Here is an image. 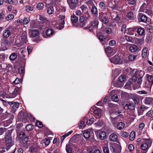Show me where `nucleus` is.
<instances>
[{
  "instance_id": "nucleus-1",
  "label": "nucleus",
  "mask_w": 153,
  "mask_h": 153,
  "mask_svg": "<svg viewBox=\"0 0 153 153\" xmlns=\"http://www.w3.org/2000/svg\"><path fill=\"white\" fill-rule=\"evenodd\" d=\"M143 73V71H137L132 76L131 79V81L132 82H135L137 80V78L138 79L137 80V83L138 85L135 87H134L133 88L134 89L138 88L141 87L140 85L142 83V77L143 75L140 76L139 75L141 73V74Z\"/></svg>"
},
{
  "instance_id": "nucleus-2",
  "label": "nucleus",
  "mask_w": 153,
  "mask_h": 153,
  "mask_svg": "<svg viewBox=\"0 0 153 153\" xmlns=\"http://www.w3.org/2000/svg\"><path fill=\"white\" fill-rule=\"evenodd\" d=\"M109 149L111 153H120L121 151L120 145L114 143H110Z\"/></svg>"
},
{
  "instance_id": "nucleus-3",
  "label": "nucleus",
  "mask_w": 153,
  "mask_h": 153,
  "mask_svg": "<svg viewBox=\"0 0 153 153\" xmlns=\"http://www.w3.org/2000/svg\"><path fill=\"white\" fill-rule=\"evenodd\" d=\"M4 140L6 149L7 150H8L14 144L12 140L11 135L9 134L6 135L4 138Z\"/></svg>"
},
{
  "instance_id": "nucleus-4",
  "label": "nucleus",
  "mask_w": 153,
  "mask_h": 153,
  "mask_svg": "<svg viewBox=\"0 0 153 153\" xmlns=\"http://www.w3.org/2000/svg\"><path fill=\"white\" fill-rule=\"evenodd\" d=\"M151 140L148 139H145L142 141V143L140 146L141 149L147 152L151 146L152 144Z\"/></svg>"
},
{
  "instance_id": "nucleus-5",
  "label": "nucleus",
  "mask_w": 153,
  "mask_h": 153,
  "mask_svg": "<svg viewBox=\"0 0 153 153\" xmlns=\"http://www.w3.org/2000/svg\"><path fill=\"white\" fill-rule=\"evenodd\" d=\"M139 11L146 13L150 15L152 14L151 9L149 6L145 3H143L140 7Z\"/></svg>"
},
{
  "instance_id": "nucleus-6",
  "label": "nucleus",
  "mask_w": 153,
  "mask_h": 153,
  "mask_svg": "<svg viewBox=\"0 0 153 153\" xmlns=\"http://www.w3.org/2000/svg\"><path fill=\"white\" fill-rule=\"evenodd\" d=\"M21 40L20 39H19L18 38H17L15 42L17 44L20 46L22 45L24 43H26L27 41V33L25 32L22 33L21 36Z\"/></svg>"
},
{
  "instance_id": "nucleus-7",
  "label": "nucleus",
  "mask_w": 153,
  "mask_h": 153,
  "mask_svg": "<svg viewBox=\"0 0 153 153\" xmlns=\"http://www.w3.org/2000/svg\"><path fill=\"white\" fill-rule=\"evenodd\" d=\"M111 62L115 64H121L123 61L120 57L118 55H115L114 57L110 58Z\"/></svg>"
},
{
  "instance_id": "nucleus-8",
  "label": "nucleus",
  "mask_w": 153,
  "mask_h": 153,
  "mask_svg": "<svg viewBox=\"0 0 153 153\" xmlns=\"http://www.w3.org/2000/svg\"><path fill=\"white\" fill-rule=\"evenodd\" d=\"M79 0H67V2L69 4L70 9L72 10L75 9L76 7L77 4Z\"/></svg>"
},
{
  "instance_id": "nucleus-9",
  "label": "nucleus",
  "mask_w": 153,
  "mask_h": 153,
  "mask_svg": "<svg viewBox=\"0 0 153 153\" xmlns=\"http://www.w3.org/2000/svg\"><path fill=\"white\" fill-rule=\"evenodd\" d=\"M123 106L125 110L132 111L135 108L134 104L129 102L124 103L123 104Z\"/></svg>"
},
{
  "instance_id": "nucleus-10",
  "label": "nucleus",
  "mask_w": 153,
  "mask_h": 153,
  "mask_svg": "<svg viewBox=\"0 0 153 153\" xmlns=\"http://www.w3.org/2000/svg\"><path fill=\"white\" fill-rule=\"evenodd\" d=\"M100 33H105L107 34H110L112 32V29L109 27H102L100 29Z\"/></svg>"
},
{
  "instance_id": "nucleus-11",
  "label": "nucleus",
  "mask_w": 153,
  "mask_h": 153,
  "mask_svg": "<svg viewBox=\"0 0 153 153\" xmlns=\"http://www.w3.org/2000/svg\"><path fill=\"white\" fill-rule=\"evenodd\" d=\"M80 8L81 9L82 11V12L86 13V14L87 15L88 19H89L90 18L91 16L89 14L88 12V9L87 6L83 4L80 7Z\"/></svg>"
},
{
  "instance_id": "nucleus-12",
  "label": "nucleus",
  "mask_w": 153,
  "mask_h": 153,
  "mask_svg": "<svg viewBox=\"0 0 153 153\" xmlns=\"http://www.w3.org/2000/svg\"><path fill=\"white\" fill-rule=\"evenodd\" d=\"M115 92V91L114 90H112L110 92V95L111 96V98L112 100L114 101L117 102L119 100V99L117 95L114 94Z\"/></svg>"
},
{
  "instance_id": "nucleus-13",
  "label": "nucleus",
  "mask_w": 153,
  "mask_h": 153,
  "mask_svg": "<svg viewBox=\"0 0 153 153\" xmlns=\"http://www.w3.org/2000/svg\"><path fill=\"white\" fill-rule=\"evenodd\" d=\"M30 36L32 38L37 37L39 35V32L37 30H30L29 32Z\"/></svg>"
},
{
  "instance_id": "nucleus-14",
  "label": "nucleus",
  "mask_w": 153,
  "mask_h": 153,
  "mask_svg": "<svg viewBox=\"0 0 153 153\" xmlns=\"http://www.w3.org/2000/svg\"><path fill=\"white\" fill-rule=\"evenodd\" d=\"M102 110L101 109L97 108L94 111V115L97 118H99L101 116Z\"/></svg>"
},
{
  "instance_id": "nucleus-15",
  "label": "nucleus",
  "mask_w": 153,
  "mask_h": 153,
  "mask_svg": "<svg viewBox=\"0 0 153 153\" xmlns=\"http://www.w3.org/2000/svg\"><path fill=\"white\" fill-rule=\"evenodd\" d=\"M82 137H80L79 134H75L70 139L69 143H74L75 142L76 140V139H78L77 141H78L79 140H81Z\"/></svg>"
},
{
  "instance_id": "nucleus-16",
  "label": "nucleus",
  "mask_w": 153,
  "mask_h": 153,
  "mask_svg": "<svg viewBox=\"0 0 153 153\" xmlns=\"http://www.w3.org/2000/svg\"><path fill=\"white\" fill-rule=\"evenodd\" d=\"M99 22L97 19H95L90 23V27L92 28H97L99 25Z\"/></svg>"
},
{
  "instance_id": "nucleus-17",
  "label": "nucleus",
  "mask_w": 153,
  "mask_h": 153,
  "mask_svg": "<svg viewBox=\"0 0 153 153\" xmlns=\"http://www.w3.org/2000/svg\"><path fill=\"white\" fill-rule=\"evenodd\" d=\"M137 32L138 35L141 36H144L145 34V30L144 29L140 27H137Z\"/></svg>"
},
{
  "instance_id": "nucleus-18",
  "label": "nucleus",
  "mask_w": 153,
  "mask_h": 153,
  "mask_svg": "<svg viewBox=\"0 0 153 153\" xmlns=\"http://www.w3.org/2000/svg\"><path fill=\"white\" fill-rule=\"evenodd\" d=\"M137 29V27L129 28L127 30L126 33L130 35H133L134 34V32Z\"/></svg>"
},
{
  "instance_id": "nucleus-19",
  "label": "nucleus",
  "mask_w": 153,
  "mask_h": 153,
  "mask_svg": "<svg viewBox=\"0 0 153 153\" xmlns=\"http://www.w3.org/2000/svg\"><path fill=\"white\" fill-rule=\"evenodd\" d=\"M21 87V85H20L19 87H16V88H15L14 91L10 96L11 98H14L17 96L19 92V88Z\"/></svg>"
},
{
  "instance_id": "nucleus-20",
  "label": "nucleus",
  "mask_w": 153,
  "mask_h": 153,
  "mask_svg": "<svg viewBox=\"0 0 153 153\" xmlns=\"http://www.w3.org/2000/svg\"><path fill=\"white\" fill-rule=\"evenodd\" d=\"M109 7L111 8L112 9H117V7L115 5V3L113 0H110L108 3Z\"/></svg>"
},
{
  "instance_id": "nucleus-21",
  "label": "nucleus",
  "mask_w": 153,
  "mask_h": 153,
  "mask_svg": "<svg viewBox=\"0 0 153 153\" xmlns=\"http://www.w3.org/2000/svg\"><path fill=\"white\" fill-rule=\"evenodd\" d=\"M144 102L146 105L153 104V98L149 97H146L145 99Z\"/></svg>"
},
{
  "instance_id": "nucleus-22",
  "label": "nucleus",
  "mask_w": 153,
  "mask_h": 153,
  "mask_svg": "<svg viewBox=\"0 0 153 153\" xmlns=\"http://www.w3.org/2000/svg\"><path fill=\"white\" fill-rule=\"evenodd\" d=\"M109 107V110L110 112H113L117 111L118 108V105H113Z\"/></svg>"
},
{
  "instance_id": "nucleus-23",
  "label": "nucleus",
  "mask_w": 153,
  "mask_h": 153,
  "mask_svg": "<svg viewBox=\"0 0 153 153\" xmlns=\"http://www.w3.org/2000/svg\"><path fill=\"white\" fill-rule=\"evenodd\" d=\"M132 99L136 104H138L140 102V97L137 95H134L132 96Z\"/></svg>"
},
{
  "instance_id": "nucleus-24",
  "label": "nucleus",
  "mask_w": 153,
  "mask_h": 153,
  "mask_svg": "<svg viewBox=\"0 0 153 153\" xmlns=\"http://www.w3.org/2000/svg\"><path fill=\"white\" fill-rule=\"evenodd\" d=\"M109 138L111 141L116 142L117 140V136L115 134H111L110 135Z\"/></svg>"
},
{
  "instance_id": "nucleus-25",
  "label": "nucleus",
  "mask_w": 153,
  "mask_h": 153,
  "mask_svg": "<svg viewBox=\"0 0 153 153\" xmlns=\"http://www.w3.org/2000/svg\"><path fill=\"white\" fill-rule=\"evenodd\" d=\"M54 33V31L53 29L51 28L47 29L45 31L46 35L48 37L51 36L53 35Z\"/></svg>"
},
{
  "instance_id": "nucleus-26",
  "label": "nucleus",
  "mask_w": 153,
  "mask_h": 153,
  "mask_svg": "<svg viewBox=\"0 0 153 153\" xmlns=\"http://www.w3.org/2000/svg\"><path fill=\"white\" fill-rule=\"evenodd\" d=\"M125 124L122 122H120L118 123L117 125V129L119 130H123L125 127Z\"/></svg>"
},
{
  "instance_id": "nucleus-27",
  "label": "nucleus",
  "mask_w": 153,
  "mask_h": 153,
  "mask_svg": "<svg viewBox=\"0 0 153 153\" xmlns=\"http://www.w3.org/2000/svg\"><path fill=\"white\" fill-rule=\"evenodd\" d=\"M127 17L129 19H133L135 17V12L130 11L127 13Z\"/></svg>"
},
{
  "instance_id": "nucleus-28",
  "label": "nucleus",
  "mask_w": 153,
  "mask_h": 153,
  "mask_svg": "<svg viewBox=\"0 0 153 153\" xmlns=\"http://www.w3.org/2000/svg\"><path fill=\"white\" fill-rule=\"evenodd\" d=\"M85 20L84 17L83 16H81L80 17L79 21L80 22L79 26L81 27H83L85 25V23L83 22Z\"/></svg>"
},
{
  "instance_id": "nucleus-29",
  "label": "nucleus",
  "mask_w": 153,
  "mask_h": 153,
  "mask_svg": "<svg viewBox=\"0 0 153 153\" xmlns=\"http://www.w3.org/2000/svg\"><path fill=\"white\" fill-rule=\"evenodd\" d=\"M129 50L132 53L135 52L137 50V47L136 45H132L130 47Z\"/></svg>"
},
{
  "instance_id": "nucleus-30",
  "label": "nucleus",
  "mask_w": 153,
  "mask_h": 153,
  "mask_svg": "<svg viewBox=\"0 0 153 153\" xmlns=\"http://www.w3.org/2000/svg\"><path fill=\"white\" fill-rule=\"evenodd\" d=\"M85 119L84 121L86 122V124L88 125H91L94 122V119L93 118H91L88 120L87 117H85Z\"/></svg>"
},
{
  "instance_id": "nucleus-31",
  "label": "nucleus",
  "mask_w": 153,
  "mask_h": 153,
  "mask_svg": "<svg viewBox=\"0 0 153 153\" xmlns=\"http://www.w3.org/2000/svg\"><path fill=\"white\" fill-rule=\"evenodd\" d=\"M11 32L10 30H5L3 33V36L5 38H8L10 35Z\"/></svg>"
},
{
  "instance_id": "nucleus-32",
  "label": "nucleus",
  "mask_w": 153,
  "mask_h": 153,
  "mask_svg": "<svg viewBox=\"0 0 153 153\" xmlns=\"http://www.w3.org/2000/svg\"><path fill=\"white\" fill-rule=\"evenodd\" d=\"M146 80L153 84V76L148 74L146 75Z\"/></svg>"
},
{
  "instance_id": "nucleus-33",
  "label": "nucleus",
  "mask_w": 153,
  "mask_h": 153,
  "mask_svg": "<svg viewBox=\"0 0 153 153\" xmlns=\"http://www.w3.org/2000/svg\"><path fill=\"white\" fill-rule=\"evenodd\" d=\"M84 137L86 139L88 138L90 136V132L87 130H85L83 133Z\"/></svg>"
},
{
  "instance_id": "nucleus-34",
  "label": "nucleus",
  "mask_w": 153,
  "mask_h": 153,
  "mask_svg": "<svg viewBox=\"0 0 153 153\" xmlns=\"http://www.w3.org/2000/svg\"><path fill=\"white\" fill-rule=\"evenodd\" d=\"M135 43L138 45H142L144 43V40L141 39L137 38L135 39Z\"/></svg>"
},
{
  "instance_id": "nucleus-35",
  "label": "nucleus",
  "mask_w": 153,
  "mask_h": 153,
  "mask_svg": "<svg viewBox=\"0 0 153 153\" xmlns=\"http://www.w3.org/2000/svg\"><path fill=\"white\" fill-rule=\"evenodd\" d=\"M73 132L72 131H71L68 133H67L63 136H62L61 137V141L62 143L63 142L64 139L68 136L71 134Z\"/></svg>"
},
{
  "instance_id": "nucleus-36",
  "label": "nucleus",
  "mask_w": 153,
  "mask_h": 153,
  "mask_svg": "<svg viewBox=\"0 0 153 153\" xmlns=\"http://www.w3.org/2000/svg\"><path fill=\"white\" fill-rule=\"evenodd\" d=\"M28 141V138L27 137L20 140V142L22 145L23 146L25 145Z\"/></svg>"
},
{
  "instance_id": "nucleus-37",
  "label": "nucleus",
  "mask_w": 153,
  "mask_h": 153,
  "mask_svg": "<svg viewBox=\"0 0 153 153\" xmlns=\"http://www.w3.org/2000/svg\"><path fill=\"white\" fill-rule=\"evenodd\" d=\"M78 18L75 15H73L71 17V20L72 23H75L78 20Z\"/></svg>"
},
{
  "instance_id": "nucleus-38",
  "label": "nucleus",
  "mask_w": 153,
  "mask_h": 153,
  "mask_svg": "<svg viewBox=\"0 0 153 153\" xmlns=\"http://www.w3.org/2000/svg\"><path fill=\"white\" fill-rule=\"evenodd\" d=\"M96 35L98 39L101 42H102L103 40L105 39L104 36L103 35H101L100 33H97Z\"/></svg>"
},
{
  "instance_id": "nucleus-39",
  "label": "nucleus",
  "mask_w": 153,
  "mask_h": 153,
  "mask_svg": "<svg viewBox=\"0 0 153 153\" xmlns=\"http://www.w3.org/2000/svg\"><path fill=\"white\" fill-rule=\"evenodd\" d=\"M47 12L49 14L51 15L53 14L54 12L53 7L51 6L48 7Z\"/></svg>"
},
{
  "instance_id": "nucleus-40",
  "label": "nucleus",
  "mask_w": 153,
  "mask_h": 153,
  "mask_svg": "<svg viewBox=\"0 0 153 153\" xmlns=\"http://www.w3.org/2000/svg\"><path fill=\"white\" fill-rule=\"evenodd\" d=\"M135 133L134 131H132L130 133L129 136V139L130 140L133 141L135 138Z\"/></svg>"
},
{
  "instance_id": "nucleus-41",
  "label": "nucleus",
  "mask_w": 153,
  "mask_h": 153,
  "mask_svg": "<svg viewBox=\"0 0 153 153\" xmlns=\"http://www.w3.org/2000/svg\"><path fill=\"white\" fill-rule=\"evenodd\" d=\"M153 84L146 80L144 85V86L146 88L150 89L152 87Z\"/></svg>"
},
{
  "instance_id": "nucleus-42",
  "label": "nucleus",
  "mask_w": 153,
  "mask_h": 153,
  "mask_svg": "<svg viewBox=\"0 0 153 153\" xmlns=\"http://www.w3.org/2000/svg\"><path fill=\"white\" fill-rule=\"evenodd\" d=\"M113 48H111L110 47L108 48L106 50V52L108 54H111L112 55L114 54V52H113Z\"/></svg>"
},
{
  "instance_id": "nucleus-43",
  "label": "nucleus",
  "mask_w": 153,
  "mask_h": 153,
  "mask_svg": "<svg viewBox=\"0 0 153 153\" xmlns=\"http://www.w3.org/2000/svg\"><path fill=\"white\" fill-rule=\"evenodd\" d=\"M59 23V26H57V27L58 28V29L61 30L64 27V25L65 23V21H60Z\"/></svg>"
},
{
  "instance_id": "nucleus-44",
  "label": "nucleus",
  "mask_w": 153,
  "mask_h": 153,
  "mask_svg": "<svg viewBox=\"0 0 153 153\" xmlns=\"http://www.w3.org/2000/svg\"><path fill=\"white\" fill-rule=\"evenodd\" d=\"M133 83L131 81V79H129L125 86L126 88H129L130 87L131 84Z\"/></svg>"
},
{
  "instance_id": "nucleus-45",
  "label": "nucleus",
  "mask_w": 153,
  "mask_h": 153,
  "mask_svg": "<svg viewBox=\"0 0 153 153\" xmlns=\"http://www.w3.org/2000/svg\"><path fill=\"white\" fill-rule=\"evenodd\" d=\"M106 136V133L104 131H101L99 134V137L101 140H104Z\"/></svg>"
},
{
  "instance_id": "nucleus-46",
  "label": "nucleus",
  "mask_w": 153,
  "mask_h": 153,
  "mask_svg": "<svg viewBox=\"0 0 153 153\" xmlns=\"http://www.w3.org/2000/svg\"><path fill=\"white\" fill-rule=\"evenodd\" d=\"M36 7L39 10H42L44 7V4L42 2L38 3L36 5Z\"/></svg>"
},
{
  "instance_id": "nucleus-47",
  "label": "nucleus",
  "mask_w": 153,
  "mask_h": 153,
  "mask_svg": "<svg viewBox=\"0 0 153 153\" xmlns=\"http://www.w3.org/2000/svg\"><path fill=\"white\" fill-rule=\"evenodd\" d=\"M14 16L13 14H10L8 15L7 17H5L6 21H10L13 19Z\"/></svg>"
},
{
  "instance_id": "nucleus-48",
  "label": "nucleus",
  "mask_w": 153,
  "mask_h": 153,
  "mask_svg": "<svg viewBox=\"0 0 153 153\" xmlns=\"http://www.w3.org/2000/svg\"><path fill=\"white\" fill-rule=\"evenodd\" d=\"M26 129L28 131L32 130L33 129V125L31 124H28L26 126Z\"/></svg>"
},
{
  "instance_id": "nucleus-49",
  "label": "nucleus",
  "mask_w": 153,
  "mask_h": 153,
  "mask_svg": "<svg viewBox=\"0 0 153 153\" xmlns=\"http://www.w3.org/2000/svg\"><path fill=\"white\" fill-rule=\"evenodd\" d=\"M111 120L113 124L119 121L120 119L119 117H117L114 118H111Z\"/></svg>"
},
{
  "instance_id": "nucleus-50",
  "label": "nucleus",
  "mask_w": 153,
  "mask_h": 153,
  "mask_svg": "<svg viewBox=\"0 0 153 153\" xmlns=\"http://www.w3.org/2000/svg\"><path fill=\"white\" fill-rule=\"evenodd\" d=\"M17 57L16 54L14 53L11 54L9 58L11 61L14 60Z\"/></svg>"
},
{
  "instance_id": "nucleus-51",
  "label": "nucleus",
  "mask_w": 153,
  "mask_h": 153,
  "mask_svg": "<svg viewBox=\"0 0 153 153\" xmlns=\"http://www.w3.org/2000/svg\"><path fill=\"white\" fill-rule=\"evenodd\" d=\"M91 10V12L93 14L95 15L97 14V10L96 7L93 6L92 7Z\"/></svg>"
},
{
  "instance_id": "nucleus-52",
  "label": "nucleus",
  "mask_w": 153,
  "mask_h": 153,
  "mask_svg": "<svg viewBox=\"0 0 153 153\" xmlns=\"http://www.w3.org/2000/svg\"><path fill=\"white\" fill-rule=\"evenodd\" d=\"M103 152L104 153H109V151L107 145L104 146L103 147Z\"/></svg>"
},
{
  "instance_id": "nucleus-53",
  "label": "nucleus",
  "mask_w": 153,
  "mask_h": 153,
  "mask_svg": "<svg viewBox=\"0 0 153 153\" xmlns=\"http://www.w3.org/2000/svg\"><path fill=\"white\" fill-rule=\"evenodd\" d=\"M85 120L84 117L80 123V126L82 128L85 127L86 125L87 124L86 122L84 121Z\"/></svg>"
},
{
  "instance_id": "nucleus-54",
  "label": "nucleus",
  "mask_w": 153,
  "mask_h": 153,
  "mask_svg": "<svg viewBox=\"0 0 153 153\" xmlns=\"http://www.w3.org/2000/svg\"><path fill=\"white\" fill-rule=\"evenodd\" d=\"M5 21V17H4V15L3 13H0V22L1 21Z\"/></svg>"
},
{
  "instance_id": "nucleus-55",
  "label": "nucleus",
  "mask_w": 153,
  "mask_h": 153,
  "mask_svg": "<svg viewBox=\"0 0 153 153\" xmlns=\"http://www.w3.org/2000/svg\"><path fill=\"white\" fill-rule=\"evenodd\" d=\"M140 19L142 22H146L147 21V17L145 15H142L140 17Z\"/></svg>"
},
{
  "instance_id": "nucleus-56",
  "label": "nucleus",
  "mask_w": 153,
  "mask_h": 153,
  "mask_svg": "<svg viewBox=\"0 0 153 153\" xmlns=\"http://www.w3.org/2000/svg\"><path fill=\"white\" fill-rule=\"evenodd\" d=\"M152 39V38L151 35L149 34L147 35L146 41L147 43H149L151 42Z\"/></svg>"
},
{
  "instance_id": "nucleus-57",
  "label": "nucleus",
  "mask_w": 153,
  "mask_h": 153,
  "mask_svg": "<svg viewBox=\"0 0 153 153\" xmlns=\"http://www.w3.org/2000/svg\"><path fill=\"white\" fill-rule=\"evenodd\" d=\"M19 137L20 140L27 137L25 135V133L24 132H21L19 134Z\"/></svg>"
},
{
  "instance_id": "nucleus-58",
  "label": "nucleus",
  "mask_w": 153,
  "mask_h": 153,
  "mask_svg": "<svg viewBox=\"0 0 153 153\" xmlns=\"http://www.w3.org/2000/svg\"><path fill=\"white\" fill-rule=\"evenodd\" d=\"M22 81L21 80L19 79L18 78H16L15 81L13 82V83L15 85L19 84L20 85V83H21Z\"/></svg>"
},
{
  "instance_id": "nucleus-59",
  "label": "nucleus",
  "mask_w": 153,
  "mask_h": 153,
  "mask_svg": "<svg viewBox=\"0 0 153 153\" xmlns=\"http://www.w3.org/2000/svg\"><path fill=\"white\" fill-rule=\"evenodd\" d=\"M136 58V56L133 55H130L129 56L128 59L130 61H134Z\"/></svg>"
},
{
  "instance_id": "nucleus-60",
  "label": "nucleus",
  "mask_w": 153,
  "mask_h": 153,
  "mask_svg": "<svg viewBox=\"0 0 153 153\" xmlns=\"http://www.w3.org/2000/svg\"><path fill=\"white\" fill-rule=\"evenodd\" d=\"M119 80L120 82H123L125 80V76L123 75L120 76L119 77Z\"/></svg>"
},
{
  "instance_id": "nucleus-61",
  "label": "nucleus",
  "mask_w": 153,
  "mask_h": 153,
  "mask_svg": "<svg viewBox=\"0 0 153 153\" xmlns=\"http://www.w3.org/2000/svg\"><path fill=\"white\" fill-rule=\"evenodd\" d=\"M101 22L104 24H106L108 23V20L107 18L104 17L102 19Z\"/></svg>"
},
{
  "instance_id": "nucleus-62",
  "label": "nucleus",
  "mask_w": 153,
  "mask_h": 153,
  "mask_svg": "<svg viewBox=\"0 0 153 153\" xmlns=\"http://www.w3.org/2000/svg\"><path fill=\"white\" fill-rule=\"evenodd\" d=\"M66 150L68 153H71L72 149L69 146L67 145L66 147Z\"/></svg>"
},
{
  "instance_id": "nucleus-63",
  "label": "nucleus",
  "mask_w": 153,
  "mask_h": 153,
  "mask_svg": "<svg viewBox=\"0 0 153 153\" xmlns=\"http://www.w3.org/2000/svg\"><path fill=\"white\" fill-rule=\"evenodd\" d=\"M126 25L125 24L122 25L121 27V31L123 33L125 32L126 31V32L127 30L126 29Z\"/></svg>"
},
{
  "instance_id": "nucleus-64",
  "label": "nucleus",
  "mask_w": 153,
  "mask_h": 153,
  "mask_svg": "<svg viewBox=\"0 0 153 153\" xmlns=\"http://www.w3.org/2000/svg\"><path fill=\"white\" fill-rule=\"evenodd\" d=\"M36 126L39 128H41L42 127L43 124L42 122L40 121H37L36 123Z\"/></svg>"
}]
</instances>
